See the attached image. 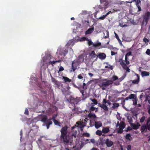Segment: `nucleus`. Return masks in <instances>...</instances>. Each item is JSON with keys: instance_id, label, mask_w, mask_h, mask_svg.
Masks as SVG:
<instances>
[{"instance_id": "f257e3e1", "label": "nucleus", "mask_w": 150, "mask_h": 150, "mask_svg": "<svg viewBox=\"0 0 150 150\" xmlns=\"http://www.w3.org/2000/svg\"><path fill=\"white\" fill-rule=\"evenodd\" d=\"M68 128L67 126H65L62 128L60 131L61 139L65 144H66L69 142V138L67 135Z\"/></svg>"}, {"instance_id": "f03ea898", "label": "nucleus", "mask_w": 150, "mask_h": 150, "mask_svg": "<svg viewBox=\"0 0 150 150\" xmlns=\"http://www.w3.org/2000/svg\"><path fill=\"white\" fill-rule=\"evenodd\" d=\"M80 100L79 98L77 97L75 98L72 96H70L69 98L67 99V101L69 102V106L71 108L75 106V105L77 104Z\"/></svg>"}, {"instance_id": "7ed1b4c3", "label": "nucleus", "mask_w": 150, "mask_h": 150, "mask_svg": "<svg viewBox=\"0 0 150 150\" xmlns=\"http://www.w3.org/2000/svg\"><path fill=\"white\" fill-rule=\"evenodd\" d=\"M88 120V118H86L83 120V122L78 121L76 122V124L79 125V127L81 128V130H82L83 128L84 127L86 126L87 121Z\"/></svg>"}, {"instance_id": "20e7f679", "label": "nucleus", "mask_w": 150, "mask_h": 150, "mask_svg": "<svg viewBox=\"0 0 150 150\" xmlns=\"http://www.w3.org/2000/svg\"><path fill=\"white\" fill-rule=\"evenodd\" d=\"M147 130L150 131V123L144 124L141 127L140 130L142 133L146 132Z\"/></svg>"}, {"instance_id": "39448f33", "label": "nucleus", "mask_w": 150, "mask_h": 150, "mask_svg": "<svg viewBox=\"0 0 150 150\" xmlns=\"http://www.w3.org/2000/svg\"><path fill=\"white\" fill-rule=\"evenodd\" d=\"M100 4L99 5V8H104L105 9L107 8L108 5V1L106 0H100Z\"/></svg>"}, {"instance_id": "423d86ee", "label": "nucleus", "mask_w": 150, "mask_h": 150, "mask_svg": "<svg viewBox=\"0 0 150 150\" xmlns=\"http://www.w3.org/2000/svg\"><path fill=\"white\" fill-rule=\"evenodd\" d=\"M79 64L75 60H74L71 64V67L70 70V72L74 71L76 69L77 67Z\"/></svg>"}, {"instance_id": "0eeeda50", "label": "nucleus", "mask_w": 150, "mask_h": 150, "mask_svg": "<svg viewBox=\"0 0 150 150\" xmlns=\"http://www.w3.org/2000/svg\"><path fill=\"white\" fill-rule=\"evenodd\" d=\"M89 55L91 59H93L94 58H96L94 61H96L97 60L98 56L95 54L94 51H92L91 53L89 54Z\"/></svg>"}, {"instance_id": "6e6552de", "label": "nucleus", "mask_w": 150, "mask_h": 150, "mask_svg": "<svg viewBox=\"0 0 150 150\" xmlns=\"http://www.w3.org/2000/svg\"><path fill=\"white\" fill-rule=\"evenodd\" d=\"M103 81H106L105 82H103V85H104V86H108L112 84L113 82L111 80H107L106 79H105L103 80Z\"/></svg>"}, {"instance_id": "1a4fd4ad", "label": "nucleus", "mask_w": 150, "mask_h": 150, "mask_svg": "<svg viewBox=\"0 0 150 150\" xmlns=\"http://www.w3.org/2000/svg\"><path fill=\"white\" fill-rule=\"evenodd\" d=\"M120 64L122 67L124 69H126V71L128 72H130V69L128 67H127L125 63L123 62L122 61L120 63Z\"/></svg>"}, {"instance_id": "9d476101", "label": "nucleus", "mask_w": 150, "mask_h": 150, "mask_svg": "<svg viewBox=\"0 0 150 150\" xmlns=\"http://www.w3.org/2000/svg\"><path fill=\"white\" fill-rule=\"evenodd\" d=\"M150 17V12H147L145 15V16L144 17V21H145L146 23V25Z\"/></svg>"}, {"instance_id": "9b49d317", "label": "nucleus", "mask_w": 150, "mask_h": 150, "mask_svg": "<svg viewBox=\"0 0 150 150\" xmlns=\"http://www.w3.org/2000/svg\"><path fill=\"white\" fill-rule=\"evenodd\" d=\"M105 143L108 147H110L112 146L113 144V142L108 139H106L105 141Z\"/></svg>"}, {"instance_id": "f8f14e48", "label": "nucleus", "mask_w": 150, "mask_h": 150, "mask_svg": "<svg viewBox=\"0 0 150 150\" xmlns=\"http://www.w3.org/2000/svg\"><path fill=\"white\" fill-rule=\"evenodd\" d=\"M50 120H51L50 119H48L46 115H43L41 117V121L43 123H46Z\"/></svg>"}, {"instance_id": "ddd939ff", "label": "nucleus", "mask_w": 150, "mask_h": 150, "mask_svg": "<svg viewBox=\"0 0 150 150\" xmlns=\"http://www.w3.org/2000/svg\"><path fill=\"white\" fill-rule=\"evenodd\" d=\"M130 125L132 129H138L140 126V124L138 122L136 124L133 123H132Z\"/></svg>"}, {"instance_id": "4468645a", "label": "nucleus", "mask_w": 150, "mask_h": 150, "mask_svg": "<svg viewBox=\"0 0 150 150\" xmlns=\"http://www.w3.org/2000/svg\"><path fill=\"white\" fill-rule=\"evenodd\" d=\"M75 60L79 64L81 62H82L84 60L83 56V55L79 56Z\"/></svg>"}, {"instance_id": "2eb2a0df", "label": "nucleus", "mask_w": 150, "mask_h": 150, "mask_svg": "<svg viewBox=\"0 0 150 150\" xmlns=\"http://www.w3.org/2000/svg\"><path fill=\"white\" fill-rule=\"evenodd\" d=\"M74 108L72 110V112L74 113H76L78 114L81 113V111H79V108L76 107L75 106H74Z\"/></svg>"}, {"instance_id": "dca6fc26", "label": "nucleus", "mask_w": 150, "mask_h": 150, "mask_svg": "<svg viewBox=\"0 0 150 150\" xmlns=\"http://www.w3.org/2000/svg\"><path fill=\"white\" fill-rule=\"evenodd\" d=\"M98 57L101 59H104L106 57V54L104 53H102L99 54L98 55Z\"/></svg>"}, {"instance_id": "f3484780", "label": "nucleus", "mask_w": 150, "mask_h": 150, "mask_svg": "<svg viewBox=\"0 0 150 150\" xmlns=\"http://www.w3.org/2000/svg\"><path fill=\"white\" fill-rule=\"evenodd\" d=\"M50 120H52L53 121L54 124V125L59 126H61V123L60 122H59L58 121L55 119V118L53 117L52 118H50Z\"/></svg>"}, {"instance_id": "a211bd4d", "label": "nucleus", "mask_w": 150, "mask_h": 150, "mask_svg": "<svg viewBox=\"0 0 150 150\" xmlns=\"http://www.w3.org/2000/svg\"><path fill=\"white\" fill-rule=\"evenodd\" d=\"M94 126L96 128L98 129L102 126V124L100 121L96 122L94 124Z\"/></svg>"}, {"instance_id": "6ab92c4d", "label": "nucleus", "mask_w": 150, "mask_h": 150, "mask_svg": "<svg viewBox=\"0 0 150 150\" xmlns=\"http://www.w3.org/2000/svg\"><path fill=\"white\" fill-rule=\"evenodd\" d=\"M137 79L136 80L132 81V83L133 84H137L139 81V77L138 74H137Z\"/></svg>"}, {"instance_id": "aec40b11", "label": "nucleus", "mask_w": 150, "mask_h": 150, "mask_svg": "<svg viewBox=\"0 0 150 150\" xmlns=\"http://www.w3.org/2000/svg\"><path fill=\"white\" fill-rule=\"evenodd\" d=\"M125 76H122L119 79H118V81H117L116 82H115L114 84L116 85H119L120 84V82L122 81L124 79Z\"/></svg>"}, {"instance_id": "412c9836", "label": "nucleus", "mask_w": 150, "mask_h": 150, "mask_svg": "<svg viewBox=\"0 0 150 150\" xmlns=\"http://www.w3.org/2000/svg\"><path fill=\"white\" fill-rule=\"evenodd\" d=\"M75 42L74 40H70L67 43L66 46L68 47L71 45L73 46L74 45Z\"/></svg>"}, {"instance_id": "4be33fe9", "label": "nucleus", "mask_w": 150, "mask_h": 150, "mask_svg": "<svg viewBox=\"0 0 150 150\" xmlns=\"http://www.w3.org/2000/svg\"><path fill=\"white\" fill-rule=\"evenodd\" d=\"M94 30V28L92 27L89 28L85 32V34L87 35L91 33Z\"/></svg>"}, {"instance_id": "5701e85b", "label": "nucleus", "mask_w": 150, "mask_h": 150, "mask_svg": "<svg viewBox=\"0 0 150 150\" xmlns=\"http://www.w3.org/2000/svg\"><path fill=\"white\" fill-rule=\"evenodd\" d=\"M110 131L109 127H103L102 129V132L104 134H106Z\"/></svg>"}, {"instance_id": "b1692460", "label": "nucleus", "mask_w": 150, "mask_h": 150, "mask_svg": "<svg viewBox=\"0 0 150 150\" xmlns=\"http://www.w3.org/2000/svg\"><path fill=\"white\" fill-rule=\"evenodd\" d=\"M150 73L149 72L146 71H143L141 73V75L142 77L148 76L149 75Z\"/></svg>"}, {"instance_id": "393cba45", "label": "nucleus", "mask_w": 150, "mask_h": 150, "mask_svg": "<svg viewBox=\"0 0 150 150\" xmlns=\"http://www.w3.org/2000/svg\"><path fill=\"white\" fill-rule=\"evenodd\" d=\"M120 106L119 104L117 103H114L112 104V109H115L118 108Z\"/></svg>"}, {"instance_id": "a878e982", "label": "nucleus", "mask_w": 150, "mask_h": 150, "mask_svg": "<svg viewBox=\"0 0 150 150\" xmlns=\"http://www.w3.org/2000/svg\"><path fill=\"white\" fill-rule=\"evenodd\" d=\"M62 79H64V82H70L71 81V79H70L69 78L67 77H65L64 76H62Z\"/></svg>"}, {"instance_id": "bb28decb", "label": "nucleus", "mask_w": 150, "mask_h": 150, "mask_svg": "<svg viewBox=\"0 0 150 150\" xmlns=\"http://www.w3.org/2000/svg\"><path fill=\"white\" fill-rule=\"evenodd\" d=\"M119 128L123 129L125 128V125L124 122L122 121L120 123V125H119Z\"/></svg>"}, {"instance_id": "cd10ccee", "label": "nucleus", "mask_w": 150, "mask_h": 150, "mask_svg": "<svg viewBox=\"0 0 150 150\" xmlns=\"http://www.w3.org/2000/svg\"><path fill=\"white\" fill-rule=\"evenodd\" d=\"M68 52V50L67 49H65L63 52H61L60 54L61 55H63L64 56H65L67 54Z\"/></svg>"}, {"instance_id": "c85d7f7f", "label": "nucleus", "mask_w": 150, "mask_h": 150, "mask_svg": "<svg viewBox=\"0 0 150 150\" xmlns=\"http://www.w3.org/2000/svg\"><path fill=\"white\" fill-rule=\"evenodd\" d=\"M52 122L51 120H50L49 121H48V122L45 123V125H46L47 128V129H48L49 128L50 125H52Z\"/></svg>"}, {"instance_id": "c756f323", "label": "nucleus", "mask_w": 150, "mask_h": 150, "mask_svg": "<svg viewBox=\"0 0 150 150\" xmlns=\"http://www.w3.org/2000/svg\"><path fill=\"white\" fill-rule=\"evenodd\" d=\"M101 108H103L105 110L108 111V107L105 104H102V105L101 106Z\"/></svg>"}, {"instance_id": "7c9ffc66", "label": "nucleus", "mask_w": 150, "mask_h": 150, "mask_svg": "<svg viewBox=\"0 0 150 150\" xmlns=\"http://www.w3.org/2000/svg\"><path fill=\"white\" fill-rule=\"evenodd\" d=\"M127 118L130 125L133 122L132 118L130 116H127Z\"/></svg>"}, {"instance_id": "2f4dec72", "label": "nucleus", "mask_w": 150, "mask_h": 150, "mask_svg": "<svg viewBox=\"0 0 150 150\" xmlns=\"http://www.w3.org/2000/svg\"><path fill=\"white\" fill-rule=\"evenodd\" d=\"M88 40V38L85 37H83L80 38L79 40L80 42H82Z\"/></svg>"}, {"instance_id": "473e14b6", "label": "nucleus", "mask_w": 150, "mask_h": 150, "mask_svg": "<svg viewBox=\"0 0 150 150\" xmlns=\"http://www.w3.org/2000/svg\"><path fill=\"white\" fill-rule=\"evenodd\" d=\"M135 1L136 2V5H139V4L141 3V1L140 0H132L131 2H129V3H131Z\"/></svg>"}, {"instance_id": "72a5a7b5", "label": "nucleus", "mask_w": 150, "mask_h": 150, "mask_svg": "<svg viewBox=\"0 0 150 150\" xmlns=\"http://www.w3.org/2000/svg\"><path fill=\"white\" fill-rule=\"evenodd\" d=\"M88 117H93L94 118H95L96 117V116L95 114L91 113V112L89 113L88 115Z\"/></svg>"}, {"instance_id": "f704fd0d", "label": "nucleus", "mask_w": 150, "mask_h": 150, "mask_svg": "<svg viewBox=\"0 0 150 150\" xmlns=\"http://www.w3.org/2000/svg\"><path fill=\"white\" fill-rule=\"evenodd\" d=\"M92 104V106L91 107V108L89 109L90 112H91V111H93L95 110L96 109V108L95 107H94L93 106L94 105H93V103H92V104Z\"/></svg>"}, {"instance_id": "c9c22d12", "label": "nucleus", "mask_w": 150, "mask_h": 150, "mask_svg": "<svg viewBox=\"0 0 150 150\" xmlns=\"http://www.w3.org/2000/svg\"><path fill=\"white\" fill-rule=\"evenodd\" d=\"M91 100L95 105H97L98 104V101L95 98L92 99V98H90Z\"/></svg>"}, {"instance_id": "e433bc0d", "label": "nucleus", "mask_w": 150, "mask_h": 150, "mask_svg": "<svg viewBox=\"0 0 150 150\" xmlns=\"http://www.w3.org/2000/svg\"><path fill=\"white\" fill-rule=\"evenodd\" d=\"M82 136L86 137H89L90 136V134L87 132H84L82 134Z\"/></svg>"}, {"instance_id": "4c0bfd02", "label": "nucleus", "mask_w": 150, "mask_h": 150, "mask_svg": "<svg viewBox=\"0 0 150 150\" xmlns=\"http://www.w3.org/2000/svg\"><path fill=\"white\" fill-rule=\"evenodd\" d=\"M131 137V135L130 134H127L126 135L125 138L129 140H130V138Z\"/></svg>"}, {"instance_id": "58836bf2", "label": "nucleus", "mask_w": 150, "mask_h": 150, "mask_svg": "<svg viewBox=\"0 0 150 150\" xmlns=\"http://www.w3.org/2000/svg\"><path fill=\"white\" fill-rule=\"evenodd\" d=\"M83 73H82V74L78 75L77 76V78H78V79H82L83 78Z\"/></svg>"}, {"instance_id": "ea45409f", "label": "nucleus", "mask_w": 150, "mask_h": 150, "mask_svg": "<svg viewBox=\"0 0 150 150\" xmlns=\"http://www.w3.org/2000/svg\"><path fill=\"white\" fill-rule=\"evenodd\" d=\"M146 117L143 116L140 119V122L141 123H143L144 122L145 119Z\"/></svg>"}, {"instance_id": "a19ab883", "label": "nucleus", "mask_w": 150, "mask_h": 150, "mask_svg": "<svg viewBox=\"0 0 150 150\" xmlns=\"http://www.w3.org/2000/svg\"><path fill=\"white\" fill-rule=\"evenodd\" d=\"M96 134L99 136H100L102 134V132L100 130H98L96 132Z\"/></svg>"}, {"instance_id": "79ce46f5", "label": "nucleus", "mask_w": 150, "mask_h": 150, "mask_svg": "<svg viewBox=\"0 0 150 150\" xmlns=\"http://www.w3.org/2000/svg\"><path fill=\"white\" fill-rule=\"evenodd\" d=\"M112 79L113 81H116L117 80H118V77L115 75H113L112 77Z\"/></svg>"}, {"instance_id": "37998d69", "label": "nucleus", "mask_w": 150, "mask_h": 150, "mask_svg": "<svg viewBox=\"0 0 150 150\" xmlns=\"http://www.w3.org/2000/svg\"><path fill=\"white\" fill-rule=\"evenodd\" d=\"M123 131V129L119 128V129L118 130H117V132L118 134H121L122 133Z\"/></svg>"}, {"instance_id": "c03bdc74", "label": "nucleus", "mask_w": 150, "mask_h": 150, "mask_svg": "<svg viewBox=\"0 0 150 150\" xmlns=\"http://www.w3.org/2000/svg\"><path fill=\"white\" fill-rule=\"evenodd\" d=\"M125 62L126 63L125 64H126V65H128L130 63L129 61L128 60L127 57H125Z\"/></svg>"}, {"instance_id": "a18cd8bd", "label": "nucleus", "mask_w": 150, "mask_h": 150, "mask_svg": "<svg viewBox=\"0 0 150 150\" xmlns=\"http://www.w3.org/2000/svg\"><path fill=\"white\" fill-rule=\"evenodd\" d=\"M134 94H132L129 96L128 98L129 99H132L134 98Z\"/></svg>"}, {"instance_id": "49530a36", "label": "nucleus", "mask_w": 150, "mask_h": 150, "mask_svg": "<svg viewBox=\"0 0 150 150\" xmlns=\"http://www.w3.org/2000/svg\"><path fill=\"white\" fill-rule=\"evenodd\" d=\"M106 16H107L105 14L104 15H103V16L100 17L99 19L100 20H103L105 18Z\"/></svg>"}, {"instance_id": "de8ad7c7", "label": "nucleus", "mask_w": 150, "mask_h": 150, "mask_svg": "<svg viewBox=\"0 0 150 150\" xmlns=\"http://www.w3.org/2000/svg\"><path fill=\"white\" fill-rule=\"evenodd\" d=\"M132 52L129 51L125 55V57H127V56H130L132 54Z\"/></svg>"}, {"instance_id": "09e8293b", "label": "nucleus", "mask_w": 150, "mask_h": 150, "mask_svg": "<svg viewBox=\"0 0 150 150\" xmlns=\"http://www.w3.org/2000/svg\"><path fill=\"white\" fill-rule=\"evenodd\" d=\"M77 132L76 131H75V132L72 134V136L74 137L75 138H76V136Z\"/></svg>"}, {"instance_id": "8fccbe9b", "label": "nucleus", "mask_w": 150, "mask_h": 150, "mask_svg": "<svg viewBox=\"0 0 150 150\" xmlns=\"http://www.w3.org/2000/svg\"><path fill=\"white\" fill-rule=\"evenodd\" d=\"M56 63V61H53L52 62L51 61H50L48 63V64L50 65V64H51L52 65H53Z\"/></svg>"}, {"instance_id": "3c124183", "label": "nucleus", "mask_w": 150, "mask_h": 150, "mask_svg": "<svg viewBox=\"0 0 150 150\" xmlns=\"http://www.w3.org/2000/svg\"><path fill=\"white\" fill-rule=\"evenodd\" d=\"M146 53L148 55H150V50L149 49H147L146 52Z\"/></svg>"}, {"instance_id": "603ef678", "label": "nucleus", "mask_w": 150, "mask_h": 150, "mask_svg": "<svg viewBox=\"0 0 150 150\" xmlns=\"http://www.w3.org/2000/svg\"><path fill=\"white\" fill-rule=\"evenodd\" d=\"M87 41H88V44L89 45H90L92 44L93 42L91 40L88 39V40H87Z\"/></svg>"}, {"instance_id": "864d4df0", "label": "nucleus", "mask_w": 150, "mask_h": 150, "mask_svg": "<svg viewBox=\"0 0 150 150\" xmlns=\"http://www.w3.org/2000/svg\"><path fill=\"white\" fill-rule=\"evenodd\" d=\"M24 113L27 115H29V111L26 108L25 109Z\"/></svg>"}, {"instance_id": "5fc2aeb1", "label": "nucleus", "mask_w": 150, "mask_h": 150, "mask_svg": "<svg viewBox=\"0 0 150 150\" xmlns=\"http://www.w3.org/2000/svg\"><path fill=\"white\" fill-rule=\"evenodd\" d=\"M51 77L52 78V81L54 82L55 83H56L57 82V81L56 80L55 78H53L52 76Z\"/></svg>"}, {"instance_id": "6e6d98bb", "label": "nucleus", "mask_w": 150, "mask_h": 150, "mask_svg": "<svg viewBox=\"0 0 150 150\" xmlns=\"http://www.w3.org/2000/svg\"><path fill=\"white\" fill-rule=\"evenodd\" d=\"M87 86H86V84L84 83H83V88L84 89H86L87 88Z\"/></svg>"}, {"instance_id": "4d7b16f0", "label": "nucleus", "mask_w": 150, "mask_h": 150, "mask_svg": "<svg viewBox=\"0 0 150 150\" xmlns=\"http://www.w3.org/2000/svg\"><path fill=\"white\" fill-rule=\"evenodd\" d=\"M127 150H131V146L130 145H129L127 147Z\"/></svg>"}, {"instance_id": "13d9d810", "label": "nucleus", "mask_w": 150, "mask_h": 150, "mask_svg": "<svg viewBox=\"0 0 150 150\" xmlns=\"http://www.w3.org/2000/svg\"><path fill=\"white\" fill-rule=\"evenodd\" d=\"M64 70V68L63 67H62V66H61V67H60L59 68V71L58 72V73H59V71H63Z\"/></svg>"}, {"instance_id": "bf43d9fd", "label": "nucleus", "mask_w": 150, "mask_h": 150, "mask_svg": "<svg viewBox=\"0 0 150 150\" xmlns=\"http://www.w3.org/2000/svg\"><path fill=\"white\" fill-rule=\"evenodd\" d=\"M137 100L136 99H134V100H133V104L134 105H137Z\"/></svg>"}, {"instance_id": "052dcab7", "label": "nucleus", "mask_w": 150, "mask_h": 150, "mask_svg": "<svg viewBox=\"0 0 150 150\" xmlns=\"http://www.w3.org/2000/svg\"><path fill=\"white\" fill-rule=\"evenodd\" d=\"M143 41L145 42H149V40L145 38H144L143 39Z\"/></svg>"}, {"instance_id": "680f3d73", "label": "nucleus", "mask_w": 150, "mask_h": 150, "mask_svg": "<svg viewBox=\"0 0 150 150\" xmlns=\"http://www.w3.org/2000/svg\"><path fill=\"white\" fill-rule=\"evenodd\" d=\"M132 130V128L130 126H128L127 129V131H129Z\"/></svg>"}, {"instance_id": "e2e57ef3", "label": "nucleus", "mask_w": 150, "mask_h": 150, "mask_svg": "<svg viewBox=\"0 0 150 150\" xmlns=\"http://www.w3.org/2000/svg\"><path fill=\"white\" fill-rule=\"evenodd\" d=\"M107 100H106L105 99H103V104H105L107 103Z\"/></svg>"}, {"instance_id": "0e129e2a", "label": "nucleus", "mask_w": 150, "mask_h": 150, "mask_svg": "<svg viewBox=\"0 0 150 150\" xmlns=\"http://www.w3.org/2000/svg\"><path fill=\"white\" fill-rule=\"evenodd\" d=\"M78 126H76V125H75L74 126H73L71 127V130L72 132H74V131L73 130V129H74L76 127H78Z\"/></svg>"}, {"instance_id": "69168bd1", "label": "nucleus", "mask_w": 150, "mask_h": 150, "mask_svg": "<svg viewBox=\"0 0 150 150\" xmlns=\"http://www.w3.org/2000/svg\"><path fill=\"white\" fill-rule=\"evenodd\" d=\"M137 6V8L138 9V11H141V7L139 5H136Z\"/></svg>"}, {"instance_id": "338daca9", "label": "nucleus", "mask_w": 150, "mask_h": 150, "mask_svg": "<svg viewBox=\"0 0 150 150\" xmlns=\"http://www.w3.org/2000/svg\"><path fill=\"white\" fill-rule=\"evenodd\" d=\"M150 122V117H149V118H148V119L147 120L146 124H149Z\"/></svg>"}, {"instance_id": "774afa93", "label": "nucleus", "mask_w": 150, "mask_h": 150, "mask_svg": "<svg viewBox=\"0 0 150 150\" xmlns=\"http://www.w3.org/2000/svg\"><path fill=\"white\" fill-rule=\"evenodd\" d=\"M111 55L112 56H113L114 55H115L116 54H117V53H115V52H114L112 51H111Z\"/></svg>"}]
</instances>
